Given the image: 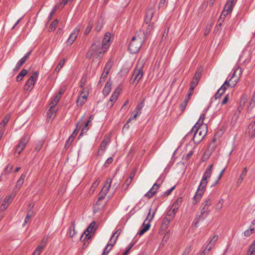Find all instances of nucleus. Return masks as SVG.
I'll use <instances>...</instances> for the list:
<instances>
[{
	"mask_svg": "<svg viewBox=\"0 0 255 255\" xmlns=\"http://www.w3.org/2000/svg\"><path fill=\"white\" fill-rule=\"evenodd\" d=\"M227 81H226L221 87L218 90L215 95V99L219 98L224 93L227 88L228 87Z\"/></svg>",
	"mask_w": 255,
	"mask_h": 255,
	"instance_id": "nucleus-20",
	"label": "nucleus"
},
{
	"mask_svg": "<svg viewBox=\"0 0 255 255\" xmlns=\"http://www.w3.org/2000/svg\"><path fill=\"white\" fill-rule=\"evenodd\" d=\"M159 182V179H158L157 180V182L154 183L152 188L149 190V191L145 194V197H146L149 199L155 194L159 187V184L157 183V182Z\"/></svg>",
	"mask_w": 255,
	"mask_h": 255,
	"instance_id": "nucleus-14",
	"label": "nucleus"
},
{
	"mask_svg": "<svg viewBox=\"0 0 255 255\" xmlns=\"http://www.w3.org/2000/svg\"><path fill=\"white\" fill-rule=\"evenodd\" d=\"M25 176V174L24 173H22L20 175L19 179L17 180L16 182V185L15 186V189H19L21 187L22 185L23 184Z\"/></svg>",
	"mask_w": 255,
	"mask_h": 255,
	"instance_id": "nucleus-29",
	"label": "nucleus"
},
{
	"mask_svg": "<svg viewBox=\"0 0 255 255\" xmlns=\"http://www.w3.org/2000/svg\"><path fill=\"white\" fill-rule=\"evenodd\" d=\"M65 63V59H63L58 64L57 67H56L55 70V71L59 72L60 69L63 67V65Z\"/></svg>",
	"mask_w": 255,
	"mask_h": 255,
	"instance_id": "nucleus-47",
	"label": "nucleus"
},
{
	"mask_svg": "<svg viewBox=\"0 0 255 255\" xmlns=\"http://www.w3.org/2000/svg\"><path fill=\"white\" fill-rule=\"evenodd\" d=\"M8 205H9V204L4 202V201H3L2 204L0 206V212L4 211L7 209Z\"/></svg>",
	"mask_w": 255,
	"mask_h": 255,
	"instance_id": "nucleus-57",
	"label": "nucleus"
},
{
	"mask_svg": "<svg viewBox=\"0 0 255 255\" xmlns=\"http://www.w3.org/2000/svg\"><path fill=\"white\" fill-rule=\"evenodd\" d=\"M224 202V200L223 199H221L216 206V209L217 210H219L221 209L223 207V204Z\"/></svg>",
	"mask_w": 255,
	"mask_h": 255,
	"instance_id": "nucleus-54",
	"label": "nucleus"
},
{
	"mask_svg": "<svg viewBox=\"0 0 255 255\" xmlns=\"http://www.w3.org/2000/svg\"><path fill=\"white\" fill-rule=\"evenodd\" d=\"M113 66V62L111 59L108 60V61L106 63L104 70L103 73H104L106 75H108L109 71H110L112 67Z\"/></svg>",
	"mask_w": 255,
	"mask_h": 255,
	"instance_id": "nucleus-31",
	"label": "nucleus"
},
{
	"mask_svg": "<svg viewBox=\"0 0 255 255\" xmlns=\"http://www.w3.org/2000/svg\"><path fill=\"white\" fill-rule=\"evenodd\" d=\"M110 39V33L107 32L104 35L102 42H101L102 45L104 47L105 49H108L111 45Z\"/></svg>",
	"mask_w": 255,
	"mask_h": 255,
	"instance_id": "nucleus-16",
	"label": "nucleus"
},
{
	"mask_svg": "<svg viewBox=\"0 0 255 255\" xmlns=\"http://www.w3.org/2000/svg\"><path fill=\"white\" fill-rule=\"evenodd\" d=\"M143 64L139 63L137 64L133 71L132 77L130 81L131 84H135L136 85L139 82L143 76Z\"/></svg>",
	"mask_w": 255,
	"mask_h": 255,
	"instance_id": "nucleus-5",
	"label": "nucleus"
},
{
	"mask_svg": "<svg viewBox=\"0 0 255 255\" xmlns=\"http://www.w3.org/2000/svg\"><path fill=\"white\" fill-rule=\"evenodd\" d=\"M121 232V230H117L112 236L110 239V243L113 244V245L116 243V241Z\"/></svg>",
	"mask_w": 255,
	"mask_h": 255,
	"instance_id": "nucleus-34",
	"label": "nucleus"
},
{
	"mask_svg": "<svg viewBox=\"0 0 255 255\" xmlns=\"http://www.w3.org/2000/svg\"><path fill=\"white\" fill-rule=\"evenodd\" d=\"M107 50L101 44V41H96L91 45L90 50L86 54V58L88 59L101 58Z\"/></svg>",
	"mask_w": 255,
	"mask_h": 255,
	"instance_id": "nucleus-2",
	"label": "nucleus"
},
{
	"mask_svg": "<svg viewBox=\"0 0 255 255\" xmlns=\"http://www.w3.org/2000/svg\"><path fill=\"white\" fill-rule=\"evenodd\" d=\"M138 115H139V114L137 113H134V111H133L124 127H126L127 125H128V123H129V122L132 119H135Z\"/></svg>",
	"mask_w": 255,
	"mask_h": 255,
	"instance_id": "nucleus-49",
	"label": "nucleus"
},
{
	"mask_svg": "<svg viewBox=\"0 0 255 255\" xmlns=\"http://www.w3.org/2000/svg\"><path fill=\"white\" fill-rule=\"evenodd\" d=\"M29 137L28 134H24L20 139L18 144L16 145L15 152L19 155L24 149L28 142Z\"/></svg>",
	"mask_w": 255,
	"mask_h": 255,
	"instance_id": "nucleus-7",
	"label": "nucleus"
},
{
	"mask_svg": "<svg viewBox=\"0 0 255 255\" xmlns=\"http://www.w3.org/2000/svg\"><path fill=\"white\" fill-rule=\"evenodd\" d=\"M80 28L77 27L73 31L70 35L68 39L67 40V44L71 45L76 40L78 35L80 32Z\"/></svg>",
	"mask_w": 255,
	"mask_h": 255,
	"instance_id": "nucleus-13",
	"label": "nucleus"
},
{
	"mask_svg": "<svg viewBox=\"0 0 255 255\" xmlns=\"http://www.w3.org/2000/svg\"><path fill=\"white\" fill-rule=\"evenodd\" d=\"M171 220V218L169 216L166 215L165 217L163 218L162 224V227L164 228H167Z\"/></svg>",
	"mask_w": 255,
	"mask_h": 255,
	"instance_id": "nucleus-35",
	"label": "nucleus"
},
{
	"mask_svg": "<svg viewBox=\"0 0 255 255\" xmlns=\"http://www.w3.org/2000/svg\"><path fill=\"white\" fill-rule=\"evenodd\" d=\"M84 116H83L81 119L79 120V121L76 124V128L74 130V131L73 132L72 134L71 135H73L74 136V138L75 137V136L77 135L81 126L82 125V122L84 120Z\"/></svg>",
	"mask_w": 255,
	"mask_h": 255,
	"instance_id": "nucleus-32",
	"label": "nucleus"
},
{
	"mask_svg": "<svg viewBox=\"0 0 255 255\" xmlns=\"http://www.w3.org/2000/svg\"><path fill=\"white\" fill-rule=\"evenodd\" d=\"M120 93V89L117 88L115 89V91L111 96L110 99L107 103V106L110 108H112L114 104L117 101L118 98Z\"/></svg>",
	"mask_w": 255,
	"mask_h": 255,
	"instance_id": "nucleus-12",
	"label": "nucleus"
},
{
	"mask_svg": "<svg viewBox=\"0 0 255 255\" xmlns=\"http://www.w3.org/2000/svg\"><path fill=\"white\" fill-rule=\"evenodd\" d=\"M201 209V212L200 214L198 216L199 218H197V221H194L193 223L195 224V225H196L198 222H199V220H203L205 218H206L209 213H210V211L209 210H206L202 209Z\"/></svg>",
	"mask_w": 255,
	"mask_h": 255,
	"instance_id": "nucleus-19",
	"label": "nucleus"
},
{
	"mask_svg": "<svg viewBox=\"0 0 255 255\" xmlns=\"http://www.w3.org/2000/svg\"><path fill=\"white\" fill-rule=\"evenodd\" d=\"M56 113V110H51V111H49L48 110V112H47L48 118L49 119L54 118Z\"/></svg>",
	"mask_w": 255,
	"mask_h": 255,
	"instance_id": "nucleus-55",
	"label": "nucleus"
},
{
	"mask_svg": "<svg viewBox=\"0 0 255 255\" xmlns=\"http://www.w3.org/2000/svg\"><path fill=\"white\" fill-rule=\"evenodd\" d=\"M255 233V228H254L252 225L250 226V229H248L244 232V236L245 237H249L252 234Z\"/></svg>",
	"mask_w": 255,
	"mask_h": 255,
	"instance_id": "nucleus-40",
	"label": "nucleus"
},
{
	"mask_svg": "<svg viewBox=\"0 0 255 255\" xmlns=\"http://www.w3.org/2000/svg\"><path fill=\"white\" fill-rule=\"evenodd\" d=\"M88 94L85 93L84 91L81 92V95L79 96L77 100V105L78 106H82L87 101Z\"/></svg>",
	"mask_w": 255,
	"mask_h": 255,
	"instance_id": "nucleus-15",
	"label": "nucleus"
},
{
	"mask_svg": "<svg viewBox=\"0 0 255 255\" xmlns=\"http://www.w3.org/2000/svg\"><path fill=\"white\" fill-rule=\"evenodd\" d=\"M227 81H226L221 87L218 90L215 95V99L219 98L224 93L227 88L228 87Z\"/></svg>",
	"mask_w": 255,
	"mask_h": 255,
	"instance_id": "nucleus-22",
	"label": "nucleus"
},
{
	"mask_svg": "<svg viewBox=\"0 0 255 255\" xmlns=\"http://www.w3.org/2000/svg\"><path fill=\"white\" fill-rule=\"evenodd\" d=\"M153 25H154V23L152 22V23H151L150 24H149L147 26V27L146 28V30L144 32V35L145 36H147L151 33V31L153 29Z\"/></svg>",
	"mask_w": 255,
	"mask_h": 255,
	"instance_id": "nucleus-42",
	"label": "nucleus"
},
{
	"mask_svg": "<svg viewBox=\"0 0 255 255\" xmlns=\"http://www.w3.org/2000/svg\"><path fill=\"white\" fill-rule=\"evenodd\" d=\"M236 2V0H228L226 5H225L224 10H223L220 16L219 21L222 19V16H224L223 18H225L227 15L231 13L233 7Z\"/></svg>",
	"mask_w": 255,
	"mask_h": 255,
	"instance_id": "nucleus-8",
	"label": "nucleus"
},
{
	"mask_svg": "<svg viewBox=\"0 0 255 255\" xmlns=\"http://www.w3.org/2000/svg\"><path fill=\"white\" fill-rule=\"evenodd\" d=\"M60 99V96L58 95H56L51 101L49 104V111H51L52 110H55L54 109L55 106L58 103L59 100Z\"/></svg>",
	"mask_w": 255,
	"mask_h": 255,
	"instance_id": "nucleus-27",
	"label": "nucleus"
},
{
	"mask_svg": "<svg viewBox=\"0 0 255 255\" xmlns=\"http://www.w3.org/2000/svg\"><path fill=\"white\" fill-rule=\"evenodd\" d=\"M58 23V22L57 19H55L54 21H53L49 27L50 30L51 31H54L57 26Z\"/></svg>",
	"mask_w": 255,
	"mask_h": 255,
	"instance_id": "nucleus-48",
	"label": "nucleus"
},
{
	"mask_svg": "<svg viewBox=\"0 0 255 255\" xmlns=\"http://www.w3.org/2000/svg\"><path fill=\"white\" fill-rule=\"evenodd\" d=\"M46 243V240L45 241L44 239L42 240L41 244H43V245H39L34 251L32 255H39L40 253L42 252L43 249L45 247V244Z\"/></svg>",
	"mask_w": 255,
	"mask_h": 255,
	"instance_id": "nucleus-25",
	"label": "nucleus"
},
{
	"mask_svg": "<svg viewBox=\"0 0 255 255\" xmlns=\"http://www.w3.org/2000/svg\"><path fill=\"white\" fill-rule=\"evenodd\" d=\"M92 28V24L89 23L85 30V35H88Z\"/></svg>",
	"mask_w": 255,
	"mask_h": 255,
	"instance_id": "nucleus-59",
	"label": "nucleus"
},
{
	"mask_svg": "<svg viewBox=\"0 0 255 255\" xmlns=\"http://www.w3.org/2000/svg\"><path fill=\"white\" fill-rule=\"evenodd\" d=\"M112 182V179L111 178L109 177L107 179L104 186H103V188L102 189L100 192L99 197L98 199L99 201L103 199L105 196L106 195L111 187Z\"/></svg>",
	"mask_w": 255,
	"mask_h": 255,
	"instance_id": "nucleus-11",
	"label": "nucleus"
},
{
	"mask_svg": "<svg viewBox=\"0 0 255 255\" xmlns=\"http://www.w3.org/2000/svg\"><path fill=\"white\" fill-rule=\"evenodd\" d=\"M91 236L89 235L87 232H84L80 238V240L82 242H85L84 243V246L86 242L89 243V241H91Z\"/></svg>",
	"mask_w": 255,
	"mask_h": 255,
	"instance_id": "nucleus-30",
	"label": "nucleus"
},
{
	"mask_svg": "<svg viewBox=\"0 0 255 255\" xmlns=\"http://www.w3.org/2000/svg\"><path fill=\"white\" fill-rule=\"evenodd\" d=\"M155 211H156V210H155L153 212L151 217H150V218L149 219V221L147 223H146V221L148 220L149 217L150 215L151 209H149V211L148 214V215H147L146 219L144 220V221L141 227L140 230L138 232V234L140 236L142 235L144 233H145L147 231H148L149 229V228L150 227V222L152 220V219L154 216Z\"/></svg>",
	"mask_w": 255,
	"mask_h": 255,
	"instance_id": "nucleus-10",
	"label": "nucleus"
},
{
	"mask_svg": "<svg viewBox=\"0 0 255 255\" xmlns=\"http://www.w3.org/2000/svg\"><path fill=\"white\" fill-rule=\"evenodd\" d=\"M204 192L202 190H198L196 191L195 195L193 198V204H196L200 201Z\"/></svg>",
	"mask_w": 255,
	"mask_h": 255,
	"instance_id": "nucleus-26",
	"label": "nucleus"
},
{
	"mask_svg": "<svg viewBox=\"0 0 255 255\" xmlns=\"http://www.w3.org/2000/svg\"><path fill=\"white\" fill-rule=\"evenodd\" d=\"M142 40L138 36H135L132 38L128 45V50L132 54L137 53L141 46Z\"/></svg>",
	"mask_w": 255,
	"mask_h": 255,
	"instance_id": "nucleus-3",
	"label": "nucleus"
},
{
	"mask_svg": "<svg viewBox=\"0 0 255 255\" xmlns=\"http://www.w3.org/2000/svg\"><path fill=\"white\" fill-rule=\"evenodd\" d=\"M191 251V246H189L186 247L183 251L182 255H188Z\"/></svg>",
	"mask_w": 255,
	"mask_h": 255,
	"instance_id": "nucleus-58",
	"label": "nucleus"
},
{
	"mask_svg": "<svg viewBox=\"0 0 255 255\" xmlns=\"http://www.w3.org/2000/svg\"><path fill=\"white\" fill-rule=\"evenodd\" d=\"M182 202V198L179 197L175 201L173 206H174L175 208H176V209H178V207H179V206L181 205Z\"/></svg>",
	"mask_w": 255,
	"mask_h": 255,
	"instance_id": "nucleus-51",
	"label": "nucleus"
},
{
	"mask_svg": "<svg viewBox=\"0 0 255 255\" xmlns=\"http://www.w3.org/2000/svg\"><path fill=\"white\" fill-rule=\"evenodd\" d=\"M144 99H143L141 101H140L136 107L133 111H134V113H137L138 114L140 115V114L141 113V110L144 107Z\"/></svg>",
	"mask_w": 255,
	"mask_h": 255,
	"instance_id": "nucleus-33",
	"label": "nucleus"
},
{
	"mask_svg": "<svg viewBox=\"0 0 255 255\" xmlns=\"http://www.w3.org/2000/svg\"><path fill=\"white\" fill-rule=\"evenodd\" d=\"M27 73V71L23 69H22L20 73L18 74V75L16 76V81L17 82L20 81L22 80L23 77L26 75Z\"/></svg>",
	"mask_w": 255,
	"mask_h": 255,
	"instance_id": "nucleus-39",
	"label": "nucleus"
},
{
	"mask_svg": "<svg viewBox=\"0 0 255 255\" xmlns=\"http://www.w3.org/2000/svg\"><path fill=\"white\" fill-rule=\"evenodd\" d=\"M248 132L249 135L253 138L255 136V121L252 122L249 126Z\"/></svg>",
	"mask_w": 255,
	"mask_h": 255,
	"instance_id": "nucleus-28",
	"label": "nucleus"
},
{
	"mask_svg": "<svg viewBox=\"0 0 255 255\" xmlns=\"http://www.w3.org/2000/svg\"><path fill=\"white\" fill-rule=\"evenodd\" d=\"M207 132V125H194L191 131L186 135V137L191 135L193 133L192 137L193 141L195 143L199 144L206 135Z\"/></svg>",
	"mask_w": 255,
	"mask_h": 255,
	"instance_id": "nucleus-1",
	"label": "nucleus"
},
{
	"mask_svg": "<svg viewBox=\"0 0 255 255\" xmlns=\"http://www.w3.org/2000/svg\"><path fill=\"white\" fill-rule=\"evenodd\" d=\"M100 183V181L98 179H97L96 181L93 183L91 187V190H93V191H94L95 189V188L98 186Z\"/></svg>",
	"mask_w": 255,
	"mask_h": 255,
	"instance_id": "nucleus-64",
	"label": "nucleus"
},
{
	"mask_svg": "<svg viewBox=\"0 0 255 255\" xmlns=\"http://www.w3.org/2000/svg\"><path fill=\"white\" fill-rule=\"evenodd\" d=\"M212 199L211 197H208L202 203L200 209H202L204 210H209L211 212V210L210 209V206L212 204Z\"/></svg>",
	"mask_w": 255,
	"mask_h": 255,
	"instance_id": "nucleus-17",
	"label": "nucleus"
},
{
	"mask_svg": "<svg viewBox=\"0 0 255 255\" xmlns=\"http://www.w3.org/2000/svg\"><path fill=\"white\" fill-rule=\"evenodd\" d=\"M213 167V164H210L206 169L198 187V190H202L203 192H205L208 183V179L211 177L212 173Z\"/></svg>",
	"mask_w": 255,
	"mask_h": 255,
	"instance_id": "nucleus-4",
	"label": "nucleus"
},
{
	"mask_svg": "<svg viewBox=\"0 0 255 255\" xmlns=\"http://www.w3.org/2000/svg\"><path fill=\"white\" fill-rule=\"evenodd\" d=\"M24 63L25 62H24L22 60L20 59L16 63L15 67L14 68V70H18L20 67L24 64Z\"/></svg>",
	"mask_w": 255,
	"mask_h": 255,
	"instance_id": "nucleus-52",
	"label": "nucleus"
},
{
	"mask_svg": "<svg viewBox=\"0 0 255 255\" xmlns=\"http://www.w3.org/2000/svg\"><path fill=\"white\" fill-rule=\"evenodd\" d=\"M32 214V213H29V211H28L27 215L25 218L24 223L23 225V226H24L28 222V220L31 217Z\"/></svg>",
	"mask_w": 255,
	"mask_h": 255,
	"instance_id": "nucleus-60",
	"label": "nucleus"
},
{
	"mask_svg": "<svg viewBox=\"0 0 255 255\" xmlns=\"http://www.w3.org/2000/svg\"><path fill=\"white\" fill-rule=\"evenodd\" d=\"M205 115L204 114H202L200 115V118L197 122V123L195 125L199 126V125H206V124H203V120L205 118Z\"/></svg>",
	"mask_w": 255,
	"mask_h": 255,
	"instance_id": "nucleus-50",
	"label": "nucleus"
},
{
	"mask_svg": "<svg viewBox=\"0 0 255 255\" xmlns=\"http://www.w3.org/2000/svg\"><path fill=\"white\" fill-rule=\"evenodd\" d=\"M108 75H106L103 72L102 76L100 79L99 84L103 83L105 81L106 78L107 77Z\"/></svg>",
	"mask_w": 255,
	"mask_h": 255,
	"instance_id": "nucleus-62",
	"label": "nucleus"
},
{
	"mask_svg": "<svg viewBox=\"0 0 255 255\" xmlns=\"http://www.w3.org/2000/svg\"><path fill=\"white\" fill-rule=\"evenodd\" d=\"M227 81H226L221 87L218 90L215 95V99L219 98L224 93L227 88L228 87Z\"/></svg>",
	"mask_w": 255,
	"mask_h": 255,
	"instance_id": "nucleus-23",
	"label": "nucleus"
},
{
	"mask_svg": "<svg viewBox=\"0 0 255 255\" xmlns=\"http://www.w3.org/2000/svg\"><path fill=\"white\" fill-rule=\"evenodd\" d=\"M200 78V73H196L195 74L192 82H191L190 87L191 90H194L195 88L197 85L199 79Z\"/></svg>",
	"mask_w": 255,
	"mask_h": 255,
	"instance_id": "nucleus-18",
	"label": "nucleus"
},
{
	"mask_svg": "<svg viewBox=\"0 0 255 255\" xmlns=\"http://www.w3.org/2000/svg\"><path fill=\"white\" fill-rule=\"evenodd\" d=\"M13 197H14V195L12 196L11 195H7L6 196L4 200H3V201L6 203H7L8 204H9V203H10L13 198Z\"/></svg>",
	"mask_w": 255,
	"mask_h": 255,
	"instance_id": "nucleus-53",
	"label": "nucleus"
},
{
	"mask_svg": "<svg viewBox=\"0 0 255 255\" xmlns=\"http://www.w3.org/2000/svg\"><path fill=\"white\" fill-rule=\"evenodd\" d=\"M247 168L245 167L240 175L241 180H243L245 178V176L247 175Z\"/></svg>",
	"mask_w": 255,
	"mask_h": 255,
	"instance_id": "nucleus-61",
	"label": "nucleus"
},
{
	"mask_svg": "<svg viewBox=\"0 0 255 255\" xmlns=\"http://www.w3.org/2000/svg\"><path fill=\"white\" fill-rule=\"evenodd\" d=\"M113 244H108L105 247L102 255H108L110 251L112 250Z\"/></svg>",
	"mask_w": 255,
	"mask_h": 255,
	"instance_id": "nucleus-44",
	"label": "nucleus"
},
{
	"mask_svg": "<svg viewBox=\"0 0 255 255\" xmlns=\"http://www.w3.org/2000/svg\"><path fill=\"white\" fill-rule=\"evenodd\" d=\"M96 225V223L95 221H93L90 223L89 226L87 228L85 232H87L89 234L90 233H94L96 231V229L95 228V226Z\"/></svg>",
	"mask_w": 255,
	"mask_h": 255,
	"instance_id": "nucleus-36",
	"label": "nucleus"
},
{
	"mask_svg": "<svg viewBox=\"0 0 255 255\" xmlns=\"http://www.w3.org/2000/svg\"><path fill=\"white\" fill-rule=\"evenodd\" d=\"M38 74V72L37 71H35L29 77L26 83L24 86L23 88L25 91H31L33 89L35 82L37 79Z\"/></svg>",
	"mask_w": 255,
	"mask_h": 255,
	"instance_id": "nucleus-9",
	"label": "nucleus"
},
{
	"mask_svg": "<svg viewBox=\"0 0 255 255\" xmlns=\"http://www.w3.org/2000/svg\"><path fill=\"white\" fill-rule=\"evenodd\" d=\"M215 140H216L215 139H213L212 140V142L209 145L208 151L206 152V153L209 152L207 158H208L209 157L211 153L215 149V148L216 147V146L214 144V142H215Z\"/></svg>",
	"mask_w": 255,
	"mask_h": 255,
	"instance_id": "nucleus-43",
	"label": "nucleus"
},
{
	"mask_svg": "<svg viewBox=\"0 0 255 255\" xmlns=\"http://www.w3.org/2000/svg\"><path fill=\"white\" fill-rule=\"evenodd\" d=\"M44 144V141L43 140H40L38 141L35 145V151L36 152H38L42 147Z\"/></svg>",
	"mask_w": 255,
	"mask_h": 255,
	"instance_id": "nucleus-46",
	"label": "nucleus"
},
{
	"mask_svg": "<svg viewBox=\"0 0 255 255\" xmlns=\"http://www.w3.org/2000/svg\"><path fill=\"white\" fill-rule=\"evenodd\" d=\"M109 142L108 139H104L100 144L99 150L104 151L107 147L108 143Z\"/></svg>",
	"mask_w": 255,
	"mask_h": 255,
	"instance_id": "nucleus-41",
	"label": "nucleus"
},
{
	"mask_svg": "<svg viewBox=\"0 0 255 255\" xmlns=\"http://www.w3.org/2000/svg\"><path fill=\"white\" fill-rule=\"evenodd\" d=\"M112 85L111 83L107 82L106 85H105L103 90V93L104 95H108L111 90Z\"/></svg>",
	"mask_w": 255,
	"mask_h": 255,
	"instance_id": "nucleus-38",
	"label": "nucleus"
},
{
	"mask_svg": "<svg viewBox=\"0 0 255 255\" xmlns=\"http://www.w3.org/2000/svg\"><path fill=\"white\" fill-rule=\"evenodd\" d=\"M113 159L112 157L108 158L104 164L105 166V167L108 166L109 165L113 162Z\"/></svg>",
	"mask_w": 255,
	"mask_h": 255,
	"instance_id": "nucleus-63",
	"label": "nucleus"
},
{
	"mask_svg": "<svg viewBox=\"0 0 255 255\" xmlns=\"http://www.w3.org/2000/svg\"><path fill=\"white\" fill-rule=\"evenodd\" d=\"M154 13V10L151 8H149L147 10L144 20L146 24H147L150 21L153 16Z\"/></svg>",
	"mask_w": 255,
	"mask_h": 255,
	"instance_id": "nucleus-24",
	"label": "nucleus"
},
{
	"mask_svg": "<svg viewBox=\"0 0 255 255\" xmlns=\"http://www.w3.org/2000/svg\"><path fill=\"white\" fill-rule=\"evenodd\" d=\"M32 52V50L29 51L26 54H25L23 57L20 59L22 60L24 62H25L29 58Z\"/></svg>",
	"mask_w": 255,
	"mask_h": 255,
	"instance_id": "nucleus-56",
	"label": "nucleus"
},
{
	"mask_svg": "<svg viewBox=\"0 0 255 255\" xmlns=\"http://www.w3.org/2000/svg\"><path fill=\"white\" fill-rule=\"evenodd\" d=\"M241 69L239 67L235 70L231 75V77L229 80H226L228 87H233L237 84L241 75Z\"/></svg>",
	"mask_w": 255,
	"mask_h": 255,
	"instance_id": "nucleus-6",
	"label": "nucleus"
},
{
	"mask_svg": "<svg viewBox=\"0 0 255 255\" xmlns=\"http://www.w3.org/2000/svg\"><path fill=\"white\" fill-rule=\"evenodd\" d=\"M10 119V116L7 115L0 123V129L2 130Z\"/></svg>",
	"mask_w": 255,
	"mask_h": 255,
	"instance_id": "nucleus-37",
	"label": "nucleus"
},
{
	"mask_svg": "<svg viewBox=\"0 0 255 255\" xmlns=\"http://www.w3.org/2000/svg\"><path fill=\"white\" fill-rule=\"evenodd\" d=\"M227 81H226L221 87L218 90L215 95V99L219 98L224 93L227 88L228 87Z\"/></svg>",
	"mask_w": 255,
	"mask_h": 255,
	"instance_id": "nucleus-21",
	"label": "nucleus"
},
{
	"mask_svg": "<svg viewBox=\"0 0 255 255\" xmlns=\"http://www.w3.org/2000/svg\"><path fill=\"white\" fill-rule=\"evenodd\" d=\"M90 123V121H87L85 124L84 126L81 129V133H80V136L82 135V134L85 133L87 132L89 129L88 127L89 126Z\"/></svg>",
	"mask_w": 255,
	"mask_h": 255,
	"instance_id": "nucleus-45",
	"label": "nucleus"
}]
</instances>
